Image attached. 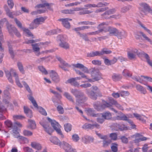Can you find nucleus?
<instances>
[{"instance_id":"obj_27","label":"nucleus","mask_w":152,"mask_h":152,"mask_svg":"<svg viewBox=\"0 0 152 152\" xmlns=\"http://www.w3.org/2000/svg\"><path fill=\"white\" fill-rule=\"evenodd\" d=\"M101 56L100 51H92L88 53L87 54V56L88 57H92L96 56Z\"/></svg>"},{"instance_id":"obj_54","label":"nucleus","mask_w":152,"mask_h":152,"mask_svg":"<svg viewBox=\"0 0 152 152\" xmlns=\"http://www.w3.org/2000/svg\"><path fill=\"white\" fill-rule=\"evenodd\" d=\"M139 33L143 37L145 40L149 42L152 45V41L147 37L145 34L142 32H140Z\"/></svg>"},{"instance_id":"obj_41","label":"nucleus","mask_w":152,"mask_h":152,"mask_svg":"<svg viewBox=\"0 0 152 152\" xmlns=\"http://www.w3.org/2000/svg\"><path fill=\"white\" fill-rule=\"evenodd\" d=\"M77 34L79 36L82 38L83 39L86 41H89V39L87 36L88 35L87 34V33H83L82 34L80 33L79 31L77 32Z\"/></svg>"},{"instance_id":"obj_48","label":"nucleus","mask_w":152,"mask_h":152,"mask_svg":"<svg viewBox=\"0 0 152 152\" xmlns=\"http://www.w3.org/2000/svg\"><path fill=\"white\" fill-rule=\"evenodd\" d=\"M14 137L15 138H17L18 139H20L23 141H24L25 143H27L28 142V140L27 138L20 136L19 134L15 136H14Z\"/></svg>"},{"instance_id":"obj_38","label":"nucleus","mask_w":152,"mask_h":152,"mask_svg":"<svg viewBox=\"0 0 152 152\" xmlns=\"http://www.w3.org/2000/svg\"><path fill=\"white\" fill-rule=\"evenodd\" d=\"M118 145V144L116 143H112L111 146V151H106L107 152H117Z\"/></svg>"},{"instance_id":"obj_7","label":"nucleus","mask_w":152,"mask_h":152,"mask_svg":"<svg viewBox=\"0 0 152 152\" xmlns=\"http://www.w3.org/2000/svg\"><path fill=\"white\" fill-rule=\"evenodd\" d=\"M139 9L141 13L146 15L147 12L152 15V9L149 5L145 2H141L139 4Z\"/></svg>"},{"instance_id":"obj_18","label":"nucleus","mask_w":152,"mask_h":152,"mask_svg":"<svg viewBox=\"0 0 152 152\" xmlns=\"http://www.w3.org/2000/svg\"><path fill=\"white\" fill-rule=\"evenodd\" d=\"M63 143L64 145L63 147L65 152H77L75 149L72 148L71 146L67 143L63 141Z\"/></svg>"},{"instance_id":"obj_40","label":"nucleus","mask_w":152,"mask_h":152,"mask_svg":"<svg viewBox=\"0 0 152 152\" xmlns=\"http://www.w3.org/2000/svg\"><path fill=\"white\" fill-rule=\"evenodd\" d=\"M31 146L33 148L38 150H40L42 148V146L41 145L36 142H31Z\"/></svg>"},{"instance_id":"obj_28","label":"nucleus","mask_w":152,"mask_h":152,"mask_svg":"<svg viewBox=\"0 0 152 152\" xmlns=\"http://www.w3.org/2000/svg\"><path fill=\"white\" fill-rule=\"evenodd\" d=\"M99 116L103 117L104 119H109L111 117V114L109 112H107L103 113H100Z\"/></svg>"},{"instance_id":"obj_25","label":"nucleus","mask_w":152,"mask_h":152,"mask_svg":"<svg viewBox=\"0 0 152 152\" xmlns=\"http://www.w3.org/2000/svg\"><path fill=\"white\" fill-rule=\"evenodd\" d=\"M41 124V125L45 129V131L49 134L50 135L53 132V130L52 129L49 127V124L48 123L46 122L45 123Z\"/></svg>"},{"instance_id":"obj_49","label":"nucleus","mask_w":152,"mask_h":152,"mask_svg":"<svg viewBox=\"0 0 152 152\" xmlns=\"http://www.w3.org/2000/svg\"><path fill=\"white\" fill-rule=\"evenodd\" d=\"M60 31V29H58L57 30H53L47 32L46 33V34L47 35H51L55 34H56Z\"/></svg>"},{"instance_id":"obj_34","label":"nucleus","mask_w":152,"mask_h":152,"mask_svg":"<svg viewBox=\"0 0 152 152\" xmlns=\"http://www.w3.org/2000/svg\"><path fill=\"white\" fill-rule=\"evenodd\" d=\"M56 57L62 65H63L64 66H65L67 67H71V65L70 64L66 62L59 56H56Z\"/></svg>"},{"instance_id":"obj_20","label":"nucleus","mask_w":152,"mask_h":152,"mask_svg":"<svg viewBox=\"0 0 152 152\" xmlns=\"http://www.w3.org/2000/svg\"><path fill=\"white\" fill-rule=\"evenodd\" d=\"M22 126V124L19 122H16L14 123L13 124V129H12L13 135L14 136L19 134V132L17 128L18 127H20Z\"/></svg>"},{"instance_id":"obj_63","label":"nucleus","mask_w":152,"mask_h":152,"mask_svg":"<svg viewBox=\"0 0 152 152\" xmlns=\"http://www.w3.org/2000/svg\"><path fill=\"white\" fill-rule=\"evenodd\" d=\"M72 139L74 142H76L79 140L80 138L77 134H75L72 135Z\"/></svg>"},{"instance_id":"obj_58","label":"nucleus","mask_w":152,"mask_h":152,"mask_svg":"<svg viewBox=\"0 0 152 152\" xmlns=\"http://www.w3.org/2000/svg\"><path fill=\"white\" fill-rule=\"evenodd\" d=\"M64 129L67 132L70 131L71 130L72 126L69 124H66L64 125Z\"/></svg>"},{"instance_id":"obj_10","label":"nucleus","mask_w":152,"mask_h":152,"mask_svg":"<svg viewBox=\"0 0 152 152\" xmlns=\"http://www.w3.org/2000/svg\"><path fill=\"white\" fill-rule=\"evenodd\" d=\"M45 20L43 17H39L34 19L30 24V29H33L36 28L38 26L44 23Z\"/></svg>"},{"instance_id":"obj_37","label":"nucleus","mask_w":152,"mask_h":152,"mask_svg":"<svg viewBox=\"0 0 152 152\" xmlns=\"http://www.w3.org/2000/svg\"><path fill=\"white\" fill-rule=\"evenodd\" d=\"M116 11V10L115 8L110 9L106 11L102 15V16H104L112 15L115 13Z\"/></svg>"},{"instance_id":"obj_21","label":"nucleus","mask_w":152,"mask_h":152,"mask_svg":"<svg viewBox=\"0 0 152 152\" xmlns=\"http://www.w3.org/2000/svg\"><path fill=\"white\" fill-rule=\"evenodd\" d=\"M94 140L93 137L88 135H85L82 137V142L85 144L93 142Z\"/></svg>"},{"instance_id":"obj_29","label":"nucleus","mask_w":152,"mask_h":152,"mask_svg":"<svg viewBox=\"0 0 152 152\" xmlns=\"http://www.w3.org/2000/svg\"><path fill=\"white\" fill-rule=\"evenodd\" d=\"M28 125L27 126L28 128L31 129H35L36 128V125L34 121L31 119H29L28 120Z\"/></svg>"},{"instance_id":"obj_4","label":"nucleus","mask_w":152,"mask_h":152,"mask_svg":"<svg viewBox=\"0 0 152 152\" xmlns=\"http://www.w3.org/2000/svg\"><path fill=\"white\" fill-rule=\"evenodd\" d=\"M86 93L90 98L93 100H96L97 99L98 94L100 96H102V94L100 93L99 90L97 86H93L91 88V91L89 89H86Z\"/></svg>"},{"instance_id":"obj_61","label":"nucleus","mask_w":152,"mask_h":152,"mask_svg":"<svg viewBox=\"0 0 152 152\" xmlns=\"http://www.w3.org/2000/svg\"><path fill=\"white\" fill-rule=\"evenodd\" d=\"M79 25H94L95 24V23L94 22H89V21H83L80 22L78 23Z\"/></svg>"},{"instance_id":"obj_33","label":"nucleus","mask_w":152,"mask_h":152,"mask_svg":"<svg viewBox=\"0 0 152 152\" xmlns=\"http://www.w3.org/2000/svg\"><path fill=\"white\" fill-rule=\"evenodd\" d=\"M56 57L62 65H63L64 66H65L67 67H71V65L70 64L66 62L59 56H56Z\"/></svg>"},{"instance_id":"obj_64","label":"nucleus","mask_w":152,"mask_h":152,"mask_svg":"<svg viewBox=\"0 0 152 152\" xmlns=\"http://www.w3.org/2000/svg\"><path fill=\"white\" fill-rule=\"evenodd\" d=\"M5 124L8 127L12 128L13 129V125L10 121L7 120L5 122Z\"/></svg>"},{"instance_id":"obj_13","label":"nucleus","mask_w":152,"mask_h":152,"mask_svg":"<svg viewBox=\"0 0 152 152\" xmlns=\"http://www.w3.org/2000/svg\"><path fill=\"white\" fill-rule=\"evenodd\" d=\"M92 122L93 124H92L86 123L83 124L82 126V128L85 129H93L94 127L96 128H100V125L98 124L96 122L91 121Z\"/></svg>"},{"instance_id":"obj_26","label":"nucleus","mask_w":152,"mask_h":152,"mask_svg":"<svg viewBox=\"0 0 152 152\" xmlns=\"http://www.w3.org/2000/svg\"><path fill=\"white\" fill-rule=\"evenodd\" d=\"M108 4V3L106 2H100L97 4H91V8H99L107 6Z\"/></svg>"},{"instance_id":"obj_53","label":"nucleus","mask_w":152,"mask_h":152,"mask_svg":"<svg viewBox=\"0 0 152 152\" xmlns=\"http://www.w3.org/2000/svg\"><path fill=\"white\" fill-rule=\"evenodd\" d=\"M87 112L88 114L91 116H92L94 117L98 116V115H97V114H95V110L93 109L89 108L87 110Z\"/></svg>"},{"instance_id":"obj_35","label":"nucleus","mask_w":152,"mask_h":152,"mask_svg":"<svg viewBox=\"0 0 152 152\" xmlns=\"http://www.w3.org/2000/svg\"><path fill=\"white\" fill-rule=\"evenodd\" d=\"M59 45L61 48L66 50L69 49V44L65 41H62L59 43Z\"/></svg>"},{"instance_id":"obj_14","label":"nucleus","mask_w":152,"mask_h":152,"mask_svg":"<svg viewBox=\"0 0 152 152\" xmlns=\"http://www.w3.org/2000/svg\"><path fill=\"white\" fill-rule=\"evenodd\" d=\"M11 96L10 94L7 90L4 91L3 96V102L6 104H10Z\"/></svg>"},{"instance_id":"obj_19","label":"nucleus","mask_w":152,"mask_h":152,"mask_svg":"<svg viewBox=\"0 0 152 152\" xmlns=\"http://www.w3.org/2000/svg\"><path fill=\"white\" fill-rule=\"evenodd\" d=\"M72 66L74 67L82 69V71L85 73H89V69L82 64L80 63L74 64L72 65Z\"/></svg>"},{"instance_id":"obj_51","label":"nucleus","mask_w":152,"mask_h":152,"mask_svg":"<svg viewBox=\"0 0 152 152\" xmlns=\"http://www.w3.org/2000/svg\"><path fill=\"white\" fill-rule=\"evenodd\" d=\"M100 52L101 56L104 54H110L112 53V51L111 50L105 48L103 49L101 51H100Z\"/></svg>"},{"instance_id":"obj_11","label":"nucleus","mask_w":152,"mask_h":152,"mask_svg":"<svg viewBox=\"0 0 152 152\" xmlns=\"http://www.w3.org/2000/svg\"><path fill=\"white\" fill-rule=\"evenodd\" d=\"M111 22V21L103 22L99 24L97 27L98 29V30L97 31L99 34L103 32H107V29L104 26L108 25L109 23Z\"/></svg>"},{"instance_id":"obj_23","label":"nucleus","mask_w":152,"mask_h":152,"mask_svg":"<svg viewBox=\"0 0 152 152\" xmlns=\"http://www.w3.org/2000/svg\"><path fill=\"white\" fill-rule=\"evenodd\" d=\"M127 34L126 32L124 30L119 31L117 30L115 35L118 39H121L126 37Z\"/></svg>"},{"instance_id":"obj_24","label":"nucleus","mask_w":152,"mask_h":152,"mask_svg":"<svg viewBox=\"0 0 152 152\" xmlns=\"http://www.w3.org/2000/svg\"><path fill=\"white\" fill-rule=\"evenodd\" d=\"M50 140L55 144L59 145L60 146H64L63 142H61L56 137H51L50 138Z\"/></svg>"},{"instance_id":"obj_57","label":"nucleus","mask_w":152,"mask_h":152,"mask_svg":"<svg viewBox=\"0 0 152 152\" xmlns=\"http://www.w3.org/2000/svg\"><path fill=\"white\" fill-rule=\"evenodd\" d=\"M5 10L6 12L7 15L10 18H13V16L12 13L10 12L9 9L8 8L7 6L5 7Z\"/></svg>"},{"instance_id":"obj_44","label":"nucleus","mask_w":152,"mask_h":152,"mask_svg":"<svg viewBox=\"0 0 152 152\" xmlns=\"http://www.w3.org/2000/svg\"><path fill=\"white\" fill-rule=\"evenodd\" d=\"M118 29L115 28L109 27L107 30L110 34L115 36Z\"/></svg>"},{"instance_id":"obj_6","label":"nucleus","mask_w":152,"mask_h":152,"mask_svg":"<svg viewBox=\"0 0 152 152\" xmlns=\"http://www.w3.org/2000/svg\"><path fill=\"white\" fill-rule=\"evenodd\" d=\"M93 106L94 108L98 111L101 110L106 107H108L113 110L115 112L117 113V111L113 108L111 104L106 102L102 104L99 102H96L94 103Z\"/></svg>"},{"instance_id":"obj_42","label":"nucleus","mask_w":152,"mask_h":152,"mask_svg":"<svg viewBox=\"0 0 152 152\" xmlns=\"http://www.w3.org/2000/svg\"><path fill=\"white\" fill-rule=\"evenodd\" d=\"M131 7V6L130 5L123 6L121 8V12L123 13H126L129 10Z\"/></svg>"},{"instance_id":"obj_39","label":"nucleus","mask_w":152,"mask_h":152,"mask_svg":"<svg viewBox=\"0 0 152 152\" xmlns=\"http://www.w3.org/2000/svg\"><path fill=\"white\" fill-rule=\"evenodd\" d=\"M76 80L72 78L68 80L67 82L68 83H71L72 85L74 86L79 87L80 86V85Z\"/></svg>"},{"instance_id":"obj_9","label":"nucleus","mask_w":152,"mask_h":152,"mask_svg":"<svg viewBox=\"0 0 152 152\" xmlns=\"http://www.w3.org/2000/svg\"><path fill=\"white\" fill-rule=\"evenodd\" d=\"M48 121L51 123L52 126L53 128L56 131L57 133L62 138L64 137V135H63L60 128L61 126L55 120H53L49 118H48Z\"/></svg>"},{"instance_id":"obj_36","label":"nucleus","mask_w":152,"mask_h":152,"mask_svg":"<svg viewBox=\"0 0 152 152\" xmlns=\"http://www.w3.org/2000/svg\"><path fill=\"white\" fill-rule=\"evenodd\" d=\"M63 95L68 100L73 103H75L74 99L69 93L67 92H65L64 93Z\"/></svg>"},{"instance_id":"obj_3","label":"nucleus","mask_w":152,"mask_h":152,"mask_svg":"<svg viewBox=\"0 0 152 152\" xmlns=\"http://www.w3.org/2000/svg\"><path fill=\"white\" fill-rule=\"evenodd\" d=\"M89 73H91V77L92 79H89L87 77L86 78L87 80V81H82V83L85 82H93L95 81H97L100 80L102 77L99 75V70L95 68H91L89 70Z\"/></svg>"},{"instance_id":"obj_32","label":"nucleus","mask_w":152,"mask_h":152,"mask_svg":"<svg viewBox=\"0 0 152 152\" xmlns=\"http://www.w3.org/2000/svg\"><path fill=\"white\" fill-rule=\"evenodd\" d=\"M49 57V56H45L40 58L36 60V62L38 63H40L43 62H48L50 61V59H48Z\"/></svg>"},{"instance_id":"obj_17","label":"nucleus","mask_w":152,"mask_h":152,"mask_svg":"<svg viewBox=\"0 0 152 152\" xmlns=\"http://www.w3.org/2000/svg\"><path fill=\"white\" fill-rule=\"evenodd\" d=\"M72 20V19L68 18H61L58 20L59 21L61 22L62 24L64 27L68 29L70 27V23L69 21Z\"/></svg>"},{"instance_id":"obj_59","label":"nucleus","mask_w":152,"mask_h":152,"mask_svg":"<svg viewBox=\"0 0 152 152\" xmlns=\"http://www.w3.org/2000/svg\"><path fill=\"white\" fill-rule=\"evenodd\" d=\"M76 73L81 76L82 78H87V76L83 72L77 69L75 70Z\"/></svg>"},{"instance_id":"obj_16","label":"nucleus","mask_w":152,"mask_h":152,"mask_svg":"<svg viewBox=\"0 0 152 152\" xmlns=\"http://www.w3.org/2000/svg\"><path fill=\"white\" fill-rule=\"evenodd\" d=\"M119 115L113 118L114 120H123L127 121L129 123H132V122L128 119V118L126 116V115L122 113L121 112L119 113Z\"/></svg>"},{"instance_id":"obj_5","label":"nucleus","mask_w":152,"mask_h":152,"mask_svg":"<svg viewBox=\"0 0 152 152\" xmlns=\"http://www.w3.org/2000/svg\"><path fill=\"white\" fill-rule=\"evenodd\" d=\"M70 91L76 98V102L82 103L87 99V98L84 96L83 93L81 91L73 88L71 89Z\"/></svg>"},{"instance_id":"obj_22","label":"nucleus","mask_w":152,"mask_h":152,"mask_svg":"<svg viewBox=\"0 0 152 152\" xmlns=\"http://www.w3.org/2000/svg\"><path fill=\"white\" fill-rule=\"evenodd\" d=\"M99 137L104 140L103 141V146L104 147H107L110 143V141L107 140V137L106 135H102L100 134H98Z\"/></svg>"},{"instance_id":"obj_50","label":"nucleus","mask_w":152,"mask_h":152,"mask_svg":"<svg viewBox=\"0 0 152 152\" xmlns=\"http://www.w3.org/2000/svg\"><path fill=\"white\" fill-rule=\"evenodd\" d=\"M116 127L118 129L117 130H120V131L126 130H127V127L124 124H116Z\"/></svg>"},{"instance_id":"obj_60","label":"nucleus","mask_w":152,"mask_h":152,"mask_svg":"<svg viewBox=\"0 0 152 152\" xmlns=\"http://www.w3.org/2000/svg\"><path fill=\"white\" fill-rule=\"evenodd\" d=\"M97 115H98V116H95V117H97V121L100 123H102L104 121V119L103 117H101L99 116V115H100V113L97 114Z\"/></svg>"},{"instance_id":"obj_43","label":"nucleus","mask_w":152,"mask_h":152,"mask_svg":"<svg viewBox=\"0 0 152 152\" xmlns=\"http://www.w3.org/2000/svg\"><path fill=\"white\" fill-rule=\"evenodd\" d=\"M21 30L23 31V33L25 34L28 37H32V38H34L33 35L28 29L23 27L22 28Z\"/></svg>"},{"instance_id":"obj_2","label":"nucleus","mask_w":152,"mask_h":152,"mask_svg":"<svg viewBox=\"0 0 152 152\" xmlns=\"http://www.w3.org/2000/svg\"><path fill=\"white\" fill-rule=\"evenodd\" d=\"M5 72L8 80L10 83H14L12 78V76L13 77L15 78L16 85L20 88L23 87V85L20 82L18 73L15 70L11 69L10 71H5Z\"/></svg>"},{"instance_id":"obj_62","label":"nucleus","mask_w":152,"mask_h":152,"mask_svg":"<svg viewBox=\"0 0 152 152\" xmlns=\"http://www.w3.org/2000/svg\"><path fill=\"white\" fill-rule=\"evenodd\" d=\"M14 20L16 24H17V26L21 29H22V28H23V27H22V24L21 23L19 20H18L17 18H15Z\"/></svg>"},{"instance_id":"obj_46","label":"nucleus","mask_w":152,"mask_h":152,"mask_svg":"<svg viewBox=\"0 0 152 152\" xmlns=\"http://www.w3.org/2000/svg\"><path fill=\"white\" fill-rule=\"evenodd\" d=\"M136 89L142 93L145 94L146 93V91L142 86L140 85H137L136 86Z\"/></svg>"},{"instance_id":"obj_12","label":"nucleus","mask_w":152,"mask_h":152,"mask_svg":"<svg viewBox=\"0 0 152 152\" xmlns=\"http://www.w3.org/2000/svg\"><path fill=\"white\" fill-rule=\"evenodd\" d=\"M41 44V43H39L31 44L33 51L35 55L37 56H39L41 54L39 46Z\"/></svg>"},{"instance_id":"obj_55","label":"nucleus","mask_w":152,"mask_h":152,"mask_svg":"<svg viewBox=\"0 0 152 152\" xmlns=\"http://www.w3.org/2000/svg\"><path fill=\"white\" fill-rule=\"evenodd\" d=\"M73 11H72V9H65L61 10V12L65 14H73Z\"/></svg>"},{"instance_id":"obj_52","label":"nucleus","mask_w":152,"mask_h":152,"mask_svg":"<svg viewBox=\"0 0 152 152\" xmlns=\"http://www.w3.org/2000/svg\"><path fill=\"white\" fill-rule=\"evenodd\" d=\"M7 27L9 33L11 34H12L13 33H14L15 32V28H16L15 27L12 26L10 25H8L7 26Z\"/></svg>"},{"instance_id":"obj_31","label":"nucleus","mask_w":152,"mask_h":152,"mask_svg":"<svg viewBox=\"0 0 152 152\" xmlns=\"http://www.w3.org/2000/svg\"><path fill=\"white\" fill-rule=\"evenodd\" d=\"M110 102L112 104L115 105L117 108L121 110H123L124 108L120 104H118L115 100L113 99H110Z\"/></svg>"},{"instance_id":"obj_15","label":"nucleus","mask_w":152,"mask_h":152,"mask_svg":"<svg viewBox=\"0 0 152 152\" xmlns=\"http://www.w3.org/2000/svg\"><path fill=\"white\" fill-rule=\"evenodd\" d=\"M50 76L52 80L54 82L57 83L59 82L60 79L57 73L53 70H51L49 72Z\"/></svg>"},{"instance_id":"obj_8","label":"nucleus","mask_w":152,"mask_h":152,"mask_svg":"<svg viewBox=\"0 0 152 152\" xmlns=\"http://www.w3.org/2000/svg\"><path fill=\"white\" fill-rule=\"evenodd\" d=\"M127 53L128 57L130 60L135 59L136 55H139L140 54L138 50L133 48L127 49Z\"/></svg>"},{"instance_id":"obj_1","label":"nucleus","mask_w":152,"mask_h":152,"mask_svg":"<svg viewBox=\"0 0 152 152\" xmlns=\"http://www.w3.org/2000/svg\"><path fill=\"white\" fill-rule=\"evenodd\" d=\"M23 85L24 86L27 90L30 93L29 95H27V97L28 99L31 102L34 106L38 109L39 112L43 115L46 116L47 115V113L45 110L41 107H38V105L33 97L32 96V93L28 86V85L25 82L23 81L22 82Z\"/></svg>"},{"instance_id":"obj_45","label":"nucleus","mask_w":152,"mask_h":152,"mask_svg":"<svg viewBox=\"0 0 152 152\" xmlns=\"http://www.w3.org/2000/svg\"><path fill=\"white\" fill-rule=\"evenodd\" d=\"M53 5H54V4L53 3H50V4H49L48 3H44V4H40L38 5L37 6V7L38 8H40L43 7L45 6H47L48 7V9L49 10H51V9L50 7L52 6Z\"/></svg>"},{"instance_id":"obj_30","label":"nucleus","mask_w":152,"mask_h":152,"mask_svg":"<svg viewBox=\"0 0 152 152\" xmlns=\"http://www.w3.org/2000/svg\"><path fill=\"white\" fill-rule=\"evenodd\" d=\"M122 78V76L119 74L114 73L112 76V80L114 81H118L120 80Z\"/></svg>"},{"instance_id":"obj_47","label":"nucleus","mask_w":152,"mask_h":152,"mask_svg":"<svg viewBox=\"0 0 152 152\" xmlns=\"http://www.w3.org/2000/svg\"><path fill=\"white\" fill-rule=\"evenodd\" d=\"M17 66L18 69L20 72L23 74H24L25 73V71L21 63L18 62L17 63Z\"/></svg>"},{"instance_id":"obj_56","label":"nucleus","mask_w":152,"mask_h":152,"mask_svg":"<svg viewBox=\"0 0 152 152\" xmlns=\"http://www.w3.org/2000/svg\"><path fill=\"white\" fill-rule=\"evenodd\" d=\"M39 70L41 72L42 74L47 75L48 74L47 71L43 66H39L38 67Z\"/></svg>"}]
</instances>
